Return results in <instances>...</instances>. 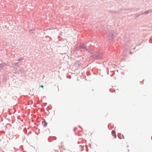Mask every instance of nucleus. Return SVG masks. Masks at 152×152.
<instances>
[{
	"label": "nucleus",
	"mask_w": 152,
	"mask_h": 152,
	"mask_svg": "<svg viewBox=\"0 0 152 152\" xmlns=\"http://www.w3.org/2000/svg\"><path fill=\"white\" fill-rule=\"evenodd\" d=\"M109 32L110 33H109L108 34V39L109 40V42H111L112 41L113 38V34L114 33V31L112 30H111L110 31L109 30Z\"/></svg>",
	"instance_id": "1"
},
{
	"label": "nucleus",
	"mask_w": 152,
	"mask_h": 152,
	"mask_svg": "<svg viewBox=\"0 0 152 152\" xmlns=\"http://www.w3.org/2000/svg\"><path fill=\"white\" fill-rule=\"evenodd\" d=\"M93 58L95 59H98L102 57V55L101 53H98L93 55Z\"/></svg>",
	"instance_id": "2"
},
{
	"label": "nucleus",
	"mask_w": 152,
	"mask_h": 152,
	"mask_svg": "<svg viewBox=\"0 0 152 152\" xmlns=\"http://www.w3.org/2000/svg\"><path fill=\"white\" fill-rule=\"evenodd\" d=\"M152 12V10L151 9H150V10H148L147 11H145V12H143L141 13V14H142V15H147L148 13H151Z\"/></svg>",
	"instance_id": "3"
},
{
	"label": "nucleus",
	"mask_w": 152,
	"mask_h": 152,
	"mask_svg": "<svg viewBox=\"0 0 152 152\" xmlns=\"http://www.w3.org/2000/svg\"><path fill=\"white\" fill-rule=\"evenodd\" d=\"M111 133L112 134L113 136L115 137L116 138V132L115 131L113 130H112L111 132Z\"/></svg>",
	"instance_id": "4"
},
{
	"label": "nucleus",
	"mask_w": 152,
	"mask_h": 152,
	"mask_svg": "<svg viewBox=\"0 0 152 152\" xmlns=\"http://www.w3.org/2000/svg\"><path fill=\"white\" fill-rule=\"evenodd\" d=\"M6 64L5 63H3L2 64H0V68H2L4 67V66H6Z\"/></svg>",
	"instance_id": "5"
},
{
	"label": "nucleus",
	"mask_w": 152,
	"mask_h": 152,
	"mask_svg": "<svg viewBox=\"0 0 152 152\" xmlns=\"http://www.w3.org/2000/svg\"><path fill=\"white\" fill-rule=\"evenodd\" d=\"M109 12L110 13H118V12L117 11H111V10H109Z\"/></svg>",
	"instance_id": "6"
},
{
	"label": "nucleus",
	"mask_w": 152,
	"mask_h": 152,
	"mask_svg": "<svg viewBox=\"0 0 152 152\" xmlns=\"http://www.w3.org/2000/svg\"><path fill=\"white\" fill-rule=\"evenodd\" d=\"M34 29H31L29 30V32L31 34L33 35V34L34 33Z\"/></svg>",
	"instance_id": "7"
},
{
	"label": "nucleus",
	"mask_w": 152,
	"mask_h": 152,
	"mask_svg": "<svg viewBox=\"0 0 152 152\" xmlns=\"http://www.w3.org/2000/svg\"><path fill=\"white\" fill-rule=\"evenodd\" d=\"M79 48L80 49H81V48H82L83 49H85V50H87V49L86 48V47H84V46H79Z\"/></svg>",
	"instance_id": "8"
},
{
	"label": "nucleus",
	"mask_w": 152,
	"mask_h": 152,
	"mask_svg": "<svg viewBox=\"0 0 152 152\" xmlns=\"http://www.w3.org/2000/svg\"><path fill=\"white\" fill-rule=\"evenodd\" d=\"M42 123H44L43 125L44 127H45L47 126V123L45 121H42Z\"/></svg>",
	"instance_id": "9"
},
{
	"label": "nucleus",
	"mask_w": 152,
	"mask_h": 152,
	"mask_svg": "<svg viewBox=\"0 0 152 152\" xmlns=\"http://www.w3.org/2000/svg\"><path fill=\"white\" fill-rule=\"evenodd\" d=\"M23 57H21L19 59H18V60H17V61H20L22 60H23Z\"/></svg>",
	"instance_id": "10"
},
{
	"label": "nucleus",
	"mask_w": 152,
	"mask_h": 152,
	"mask_svg": "<svg viewBox=\"0 0 152 152\" xmlns=\"http://www.w3.org/2000/svg\"><path fill=\"white\" fill-rule=\"evenodd\" d=\"M142 15V14H141V13H140V14H138V15H137V16H136V17L137 18V17H139L140 15Z\"/></svg>",
	"instance_id": "11"
},
{
	"label": "nucleus",
	"mask_w": 152,
	"mask_h": 152,
	"mask_svg": "<svg viewBox=\"0 0 152 152\" xmlns=\"http://www.w3.org/2000/svg\"><path fill=\"white\" fill-rule=\"evenodd\" d=\"M16 98H17V97H16V96H14V97H12V98L13 99H15V100Z\"/></svg>",
	"instance_id": "12"
},
{
	"label": "nucleus",
	"mask_w": 152,
	"mask_h": 152,
	"mask_svg": "<svg viewBox=\"0 0 152 152\" xmlns=\"http://www.w3.org/2000/svg\"><path fill=\"white\" fill-rule=\"evenodd\" d=\"M40 87L42 88L43 89V86L42 85H41L40 86Z\"/></svg>",
	"instance_id": "13"
},
{
	"label": "nucleus",
	"mask_w": 152,
	"mask_h": 152,
	"mask_svg": "<svg viewBox=\"0 0 152 152\" xmlns=\"http://www.w3.org/2000/svg\"><path fill=\"white\" fill-rule=\"evenodd\" d=\"M81 129H83L79 125L78 126Z\"/></svg>",
	"instance_id": "14"
},
{
	"label": "nucleus",
	"mask_w": 152,
	"mask_h": 152,
	"mask_svg": "<svg viewBox=\"0 0 152 152\" xmlns=\"http://www.w3.org/2000/svg\"><path fill=\"white\" fill-rule=\"evenodd\" d=\"M130 10H131V11H132V10H133V8H131V9H130Z\"/></svg>",
	"instance_id": "15"
},
{
	"label": "nucleus",
	"mask_w": 152,
	"mask_h": 152,
	"mask_svg": "<svg viewBox=\"0 0 152 152\" xmlns=\"http://www.w3.org/2000/svg\"><path fill=\"white\" fill-rule=\"evenodd\" d=\"M75 128H74V130H74V132L75 131Z\"/></svg>",
	"instance_id": "16"
},
{
	"label": "nucleus",
	"mask_w": 152,
	"mask_h": 152,
	"mask_svg": "<svg viewBox=\"0 0 152 152\" xmlns=\"http://www.w3.org/2000/svg\"><path fill=\"white\" fill-rule=\"evenodd\" d=\"M80 143V142H77V143H78V144H79Z\"/></svg>",
	"instance_id": "17"
},
{
	"label": "nucleus",
	"mask_w": 152,
	"mask_h": 152,
	"mask_svg": "<svg viewBox=\"0 0 152 152\" xmlns=\"http://www.w3.org/2000/svg\"><path fill=\"white\" fill-rule=\"evenodd\" d=\"M118 137H119L118 136ZM119 138L121 139V137H119Z\"/></svg>",
	"instance_id": "18"
}]
</instances>
